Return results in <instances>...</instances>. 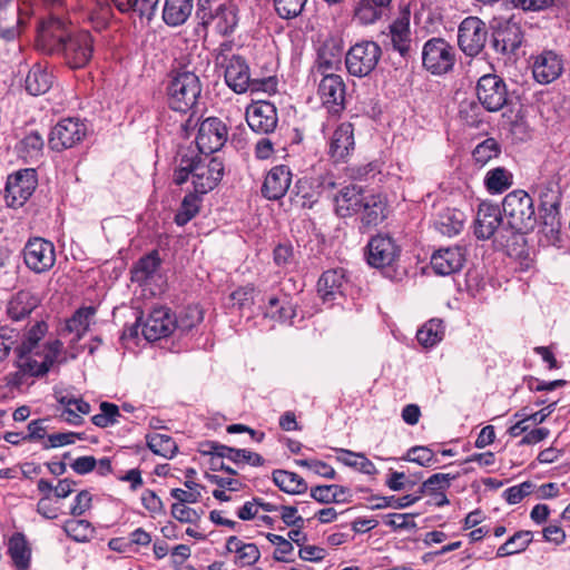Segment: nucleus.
I'll return each mask as SVG.
<instances>
[{
	"instance_id": "nucleus-1",
	"label": "nucleus",
	"mask_w": 570,
	"mask_h": 570,
	"mask_svg": "<svg viewBox=\"0 0 570 570\" xmlns=\"http://www.w3.org/2000/svg\"><path fill=\"white\" fill-rule=\"evenodd\" d=\"M224 171L225 166L220 157H202L195 148L185 147L177 153L173 180L181 186L190 179L194 193L204 195L219 184Z\"/></svg>"
},
{
	"instance_id": "nucleus-2",
	"label": "nucleus",
	"mask_w": 570,
	"mask_h": 570,
	"mask_svg": "<svg viewBox=\"0 0 570 570\" xmlns=\"http://www.w3.org/2000/svg\"><path fill=\"white\" fill-rule=\"evenodd\" d=\"M43 1L50 7V13L38 28V40L50 52L65 53L71 39L68 0Z\"/></svg>"
},
{
	"instance_id": "nucleus-3",
	"label": "nucleus",
	"mask_w": 570,
	"mask_h": 570,
	"mask_svg": "<svg viewBox=\"0 0 570 570\" xmlns=\"http://www.w3.org/2000/svg\"><path fill=\"white\" fill-rule=\"evenodd\" d=\"M203 320L202 312L197 307H190L186 312V317L180 316L177 321L171 315L169 308L159 306L151 309L148 317L141 322L137 320V324L141 326V333L147 341H157L170 335L175 328L187 331L200 323Z\"/></svg>"
},
{
	"instance_id": "nucleus-4",
	"label": "nucleus",
	"mask_w": 570,
	"mask_h": 570,
	"mask_svg": "<svg viewBox=\"0 0 570 570\" xmlns=\"http://www.w3.org/2000/svg\"><path fill=\"white\" fill-rule=\"evenodd\" d=\"M501 212L511 235L527 234L535 227L533 199L522 189H515L505 195Z\"/></svg>"
},
{
	"instance_id": "nucleus-5",
	"label": "nucleus",
	"mask_w": 570,
	"mask_h": 570,
	"mask_svg": "<svg viewBox=\"0 0 570 570\" xmlns=\"http://www.w3.org/2000/svg\"><path fill=\"white\" fill-rule=\"evenodd\" d=\"M202 92V83L191 71L177 72L169 80L166 94L167 104L174 111L186 114L194 108Z\"/></svg>"
},
{
	"instance_id": "nucleus-6",
	"label": "nucleus",
	"mask_w": 570,
	"mask_h": 570,
	"mask_svg": "<svg viewBox=\"0 0 570 570\" xmlns=\"http://www.w3.org/2000/svg\"><path fill=\"white\" fill-rule=\"evenodd\" d=\"M455 63V49L443 38H431L422 48V65L434 76L452 71Z\"/></svg>"
},
{
	"instance_id": "nucleus-7",
	"label": "nucleus",
	"mask_w": 570,
	"mask_h": 570,
	"mask_svg": "<svg viewBox=\"0 0 570 570\" xmlns=\"http://www.w3.org/2000/svg\"><path fill=\"white\" fill-rule=\"evenodd\" d=\"M382 56L379 43L364 40L352 46L345 55V66L350 75L368 76L377 66Z\"/></svg>"
},
{
	"instance_id": "nucleus-8",
	"label": "nucleus",
	"mask_w": 570,
	"mask_h": 570,
	"mask_svg": "<svg viewBox=\"0 0 570 570\" xmlns=\"http://www.w3.org/2000/svg\"><path fill=\"white\" fill-rule=\"evenodd\" d=\"M61 348L62 343L56 340L45 346L42 351H16L18 357L17 365L23 374L42 376L49 371L50 366L58 361Z\"/></svg>"
},
{
	"instance_id": "nucleus-9",
	"label": "nucleus",
	"mask_w": 570,
	"mask_h": 570,
	"mask_svg": "<svg viewBox=\"0 0 570 570\" xmlns=\"http://www.w3.org/2000/svg\"><path fill=\"white\" fill-rule=\"evenodd\" d=\"M475 94L481 106L489 112H497L509 104L507 83L495 73H487L480 77Z\"/></svg>"
},
{
	"instance_id": "nucleus-10",
	"label": "nucleus",
	"mask_w": 570,
	"mask_h": 570,
	"mask_svg": "<svg viewBox=\"0 0 570 570\" xmlns=\"http://www.w3.org/2000/svg\"><path fill=\"white\" fill-rule=\"evenodd\" d=\"M401 252V246L392 236L377 234L366 245V261L374 268L393 267L400 259Z\"/></svg>"
},
{
	"instance_id": "nucleus-11",
	"label": "nucleus",
	"mask_w": 570,
	"mask_h": 570,
	"mask_svg": "<svg viewBox=\"0 0 570 570\" xmlns=\"http://www.w3.org/2000/svg\"><path fill=\"white\" fill-rule=\"evenodd\" d=\"M488 39L487 24L478 17H466L458 29V45L468 57L478 56Z\"/></svg>"
},
{
	"instance_id": "nucleus-12",
	"label": "nucleus",
	"mask_w": 570,
	"mask_h": 570,
	"mask_svg": "<svg viewBox=\"0 0 570 570\" xmlns=\"http://www.w3.org/2000/svg\"><path fill=\"white\" fill-rule=\"evenodd\" d=\"M38 185L33 168L20 169L9 175L6 184V202L9 207H21L33 194Z\"/></svg>"
},
{
	"instance_id": "nucleus-13",
	"label": "nucleus",
	"mask_w": 570,
	"mask_h": 570,
	"mask_svg": "<svg viewBox=\"0 0 570 570\" xmlns=\"http://www.w3.org/2000/svg\"><path fill=\"white\" fill-rule=\"evenodd\" d=\"M495 233L502 239L507 238V234L510 233L503 222L502 212L498 205L481 203L476 212L474 235L479 239H489Z\"/></svg>"
},
{
	"instance_id": "nucleus-14",
	"label": "nucleus",
	"mask_w": 570,
	"mask_h": 570,
	"mask_svg": "<svg viewBox=\"0 0 570 570\" xmlns=\"http://www.w3.org/2000/svg\"><path fill=\"white\" fill-rule=\"evenodd\" d=\"M227 140V127L217 117L204 119L196 136V150L198 154L209 156L218 151Z\"/></svg>"
},
{
	"instance_id": "nucleus-15",
	"label": "nucleus",
	"mask_w": 570,
	"mask_h": 570,
	"mask_svg": "<svg viewBox=\"0 0 570 570\" xmlns=\"http://www.w3.org/2000/svg\"><path fill=\"white\" fill-rule=\"evenodd\" d=\"M197 16L203 26H213L214 30L222 36L233 33L238 23V9L230 2L222 3L210 12L200 6Z\"/></svg>"
},
{
	"instance_id": "nucleus-16",
	"label": "nucleus",
	"mask_w": 570,
	"mask_h": 570,
	"mask_svg": "<svg viewBox=\"0 0 570 570\" xmlns=\"http://www.w3.org/2000/svg\"><path fill=\"white\" fill-rule=\"evenodd\" d=\"M223 67L225 68V82L234 92L244 94L247 90L261 89V83L250 78L249 67L243 57L233 55Z\"/></svg>"
},
{
	"instance_id": "nucleus-17",
	"label": "nucleus",
	"mask_w": 570,
	"mask_h": 570,
	"mask_svg": "<svg viewBox=\"0 0 570 570\" xmlns=\"http://www.w3.org/2000/svg\"><path fill=\"white\" fill-rule=\"evenodd\" d=\"M26 265L36 273L50 269L56 259L53 244L40 237L29 239L23 248Z\"/></svg>"
},
{
	"instance_id": "nucleus-18",
	"label": "nucleus",
	"mask_w": 570,
	"mask_h": 570,
	"mask_svg": "<svg viewBox=\"0 0 570 570\" xmlns=\"http://www.w3.org/2000/svg\"><path fill=\"white\" fill-rule=\"evenodd\" d=\"M317 95L331 114H340L345 108V83L343 78L336 73L322 77Z\"/></svg>"
},
{
	"instance_id": "nucleus-19",
	"label": "nucleus",
	"mask_w": 570,
	"mask_h": 570,
	"mask_svg": "<svg viewBox=\"0 0 570 570\" xmlns=\"http://www.w3.org/2000/svg\"><path fill=\"white\" fill-rule=\"evenodd\" d=\"M29 20L18 0L0 1V36L7 40L14 39Z\"/></svg>"
},
{
	"instance_id": "nucleus-20",
	"label": "nucleus",
	"mask_w": 570,
	"mask_h": 570,
	"mask_svg": "<svg viewBox=\"0 0 570 570\" xmlns=\"http://www.w3.org/2000/svg\"><path fill=\"white\" fill-rule=\"evenodd\" d=\"M246 121L253 131L271 134L278 122L276 107L268 101H256L246 109Z\"/></svg>"
},
{
	"instance_id": "nucleus-21",
	"label": "nucleus",
	"mask_w": 570,
	"mask_h": 570,
	"mask_svg": "<svg viewBox=\"0 0 570 570\" xmlns=\"http://www.w3.org/2000/svg\"><path fill=\"white\" fill-rule=\"evenodd\" d=\"M411 11L409 7L400 9L399 17L390 24L391 45L394 51L407 60L412 56V37L410 29Z\"/></svg>"
},
{
	"instance_id": "nucleus-22",
	"label": "nucleus",
	"mask_w": 570,
	"mask_h": 570,
	"mask_svg": "<svg viewBox=\"0 0 570 570\" xmlns=\"http://www.w3.org/2000/svg\"><path fill=\"white\" fill-rule=\"evenodd\" d=\"M523 35L518 22L504 20L498 23L492 33V46L497 52L514 53L522 43Z\"/></svg>"
},
{
	"instance_id": "nucleus-23",
	"label": "nucleus",
	"mask_w": 570,
	"mask_h": 570,
	"mask_svg": "<svg viewBox=\"0 0 570 570\" xmlns=\"http://www.w3.org/2000/svg\"><path fill=\"white\" fill-rule=\"evenodd\" d=\"M355 149L354 127L342 122L333 131L328 142V156L334 163H344Z\"/></svg>"
},
{
	"instance_id": "nucleus-24",
	"label": "nucleus",
	"mask_w": 570,
	"mask_h": 570,
	"mask_svg": "<svg viewBox=\"0 0 570 570\" xmlns=\"http://www.w3.org/2000/svg\"><path fill=\"white\" fill-rule=\"evenodd\" d=\"M292 183V171L285 165H277L266 174L262 195L268 200H278L285 196Z\"/></svg>"
},
{
	"instance_id": "nucleus-25",
	"label": "nucleus",
	"mask_w": 570,
	"mask_h": 570,
	"mask_svg": "<svg viewBox=\"0 0 570 570\" xmlns=\"http://www.w3.org/2000/svg\"><path fill=\"white\" fill-rule=\"evenodd\" d=\"M563 70V60L553 50H544L537 56L532 73L534 79L540 83H550L559 78Z\"/></svg>"
},
{
	"instance_id": "nucleus-26",
	"label": "nucleus",
	"mask_w": 570,
	"mask_h": 570,
	"mask_svg": "<svg viewBox=\"0 0 570 570\" xmlns=\"http://www.w3.org/2000/svg\"><path fill=\"white\" fill-rule=\"evenodd\" d=\"M464 261L460 247L441 248L432 255L431 267L435 274L448 276L459 272L463 267Z\"/></svg>"
},
{
	"instance_id": "nucleus-27",
	"label": "nucleus",
	"mask_w": 570,
	"mask_h": 570,
	"mask_svg": "<svg viewBox=\"0 0 570 570\" xmlns=\"http://www.w3.org/2000/svg\"><path fill=\"white\" fill-rule=\"evenodd\" d=\"M465 214L452 207H445L438 212L433 220V226L436 232L446 237L459 235L465 224Z\"/></svg>"
},
{
	"instance_id": "nucleus-28",
	"label": "nucleus",
	"mask_w": 570,
	"mask_h": 570,
	"mask_svg": "<svg viewBox=\"0 0 570 570\" xmlns=\"http://www.w3.org/2000/svg\"><path fill=\"white\" fill-rule=\"evenodd\" d=\"M364 198L365 196L357 186L350 185L343 187L338 194L333 197L336 214L341 217H350L361 213Z\"/></svg>"
},
{
	"instance_id": "nucleus-29",
	"label": "nucleus",
	"mask_w": 570,
	"mask_h": 570,
	"mask_svg": "<svg viewBox=\"0 0 570 570\" xmlns=\"http://www.w3.org/2000/svg\"><path fill=\"white\" fill-rule=\"evenodd\" d=\"M40 304L39 297L31 291L22 289L17 292L9 299L7 314L13 322H19L28 317Z\"/></svg>"
},
{
	"instance_id": "nucleus-30",
	"label": "nucleus",
	"mask_w": 570,
	"mask_h": 570,
	"mask_svg": "<svg viewBox=\"0 0 570 570\" xmlns=\"http://www.w3.org/2000/svg\"><path fill=\"white\" fill-rule=\"evenodd\" d=\"M346 283L344 269H328L322 274L317 282V292L324 302H332L343 294Z\"/></svg>"
},
{
	"instance_id": "nucleus-31",
	"label": "nucleus",
	"mask_w": 570,
	"mask_h": 570,
	"mask_svg": "<svg viewBox=\"0 0 570 570\" xmlns=\"http://www.w3.org/2000/svg\"><path fill=\"white\" fill-rule=\"evenodd\" d=\"M392 0H360L354 8V18L364 26L375 23L389 10Z\"/></svg>"
},
{
	"instance_id": "nucleus-32",
	"label": "nucleus",
	"mask_w": 570,
	"mask_h": 570,
	"mask_svg": "<svg viewBox=\"0 0 570 570\" xmlns=\"http://www.w3.org/2000/svg\"><path fill=\"white\" fill-rule=\"evenodd\" d=\"M534 193L540 200V208H553L561 206L560 178L557 175L541 179L534 187Z\"/></svg>"
},
{
	"instance_id": "nucleus-33",
	"label": "nucleus",
	"mask_w": 570,
	"mask_h": 570,
	"mask_svg": "<svg viewBox=\"0 0 570 570\" xmlns=\"http://www.w3.org/2000/svg\"><path fill=\"white\" fill-rule=\"evenodd\" d=\"M194 9V0H165L163 19L167 26L178 27L187 21Z\"/></svg>"
},
{
	"instance_id": "nucleus-34",
	"label": "nucleus",
	"mask_w": 570,
	"mask_h": 570,
	"mask_svg": "<svg viewBox=\"0 0 570 570\" xmlns=\"http://www.w3.org/2000/svg\"><path fill=\"white\" fill-rule=\"evenodd\" d=\"M323 186V188L333 189L335 188L336 184L333 180H324L322 184H318L315 188L313 186V181L309 179H299L297 180L295 185L296 189V203H299V205L304 208H312L320 198V191L317 190L318 187Z\"/></svg>"
},
{
	"instance_id": "nucleus-35",
	"label": "nucleus",
	"mask_w": 570,
	"mask_h": 570,
	"mask_svg": "<svg viewBox=\"0 0 570 570\" xmlns=\"http://www.w3.org/2000/svg\"><path fill=\"white\" fill-rule=\"evenodd\" d=\"M273 482L281 491L288 494H303L307 491V482L298 474L287 470H274Z\"/></svg>"
},
{
	"instance_id": "nucleus-36",
	"label": "nucleus",
	"mask_w": 570,
	"mask_h": 570,
	"mask_svg": "<svg viewBox=\"0 0 570 570\" xmlns=\"http://www.w3.org/2000/svg\"><path fill=\"white\" fill-rule=\"evenodd\" d=\"M386 204L381 195L365 196L362 204V223L376 226L385 218Z\"/></svg>"
},
{
	"instance_id": "nucleus-37",
	"label": "nucleus",
	"mask_w": 570,
	"mask_h": 570,
	"mask_svg": "<svg viewBox=\"0 0 570 570\" xmlns=\"http://www.w3.org/2000/svg\"><path fill=\"white\" fill-rule=\"evenodd\" d=\"M483 181L489 194H502L512 186L513 174L504 167H495L485 174Z\"/></svg>"
},
{
	"instance_id": "nucleus-38",
	"label": "nucleus",
	"mask_w": 570,
	"mask_h": 570,
	"mask_svg": "<svg viewBox=\"0 0 570 570\" xmlns=\"http://www.w3.org/2000/svg\"><path fill=\"white\" fill-rule=\"evenodd\" d=\"M264 315L281 323H292L296 316V308L287 297L279 299L276 296H272L267 302Z\"/></svg>"
},
{
	"instance_id": "nucleus-39",
	"label": "nucleus",
	"mask_w": 570,
	"mask_h": 570,
	"mask_svg": "<svg viewBox=\"0 0 570 570\" xmlns=\"http://www.w3.org/2000/svg\"><path fill=\"white\" fill-rule=\"evenodd\" d=\"M8 553L18 569L24 570L29 567L31 552L22 533H14L10 538L8 543Z\"/></svg>"
},
{
	"instance_id": "nucleus-40",
	"label": "nucleus",
	"mask_w": 570,
	"mask_h": 570,
	"mask_svg": "<svg viewBox=\"0 0 570 570\" xmlns=\"http://www.w3.org/2000/svg\"><path fill=\"white\" fill-rule=\"evenodd\" d=\"M51 83V75L38 65L29 70L24 80L26 90L32 96L46 94L50 89Z\"/></svg>"
},
{
	"instance_id": "nucleus-41",
	"label": "nucleus",
	"mask_w": 570,
	"mask_h": 570,
	"mask_svg": "<svg viewBox=\"0 0 570 570\" xmlns=\"http://www.w3.org/2000/svg\"><path fill=\"white\" fill-rule=\"evenodd\" d=\"M92 37L86 30L73 33V69L83 67L92 55Z\"/></svg>"
},
{
	"instance_id": "nucleus-42",
	"label": "nucleus",
	"mask_w": 570,
	"mask_h": 570,
	"mask_svg": "<svg viewBox=\"0 0 570 570\" xmlns=\"http://www.w3.org/2000/svg\"><path fill=\"white\" fill-rule=\"evenodd\" d=\"M533 534L529 530H521L510 537L497 550V557L503 558L524 551L532 542Z\"/></svg>"
},
{
	"instance_id": "nucleus-43",
	"label": "nucleus",
	"mask_w": 570,
	"mask_h": 570,
	"mask_svg": "<svg viewBox=\"0 0 570 570\" xmlns=\"http://www.w3.org/2000/svg\"><path fill=\"white\" fill-rule=\"evenodd\" d=\"M71 117L61 119L49 135V147L56 151H62L71 147Z\"/></svg>"
},
{
	"instance_id": "nucleus-44",
	"label": "nucleus",
	"mask_w": 570,
	"mask_h": 570,
	"mask_svg": "<svg viewBox=\"0 0 570 570\" xmlns=\"http://www.w3.org/2000/svg\"><path fill=\"white\" fill-rule=\"evenodd\" d=\"M444 325L441 320H430L416 333V338L424 347H432L442 341Z\"/></svg>"
},
{
	"instance_id": "nucleus-45",
	"label": "nucleus",
	"mask_w": 570,
	"mask_h": 570,
	"mask_svg": "<svg viewBox=\"0 0 570 570\" xmlns=\"http://www.w3.org/2000/svg\"><path fill=\"white\" fill-rule=\"evenodd\" d=\"M341 67L340 55L326 47L321 48L317 53V59L313 67V72L322 77L328 73H335Z\"/></svg>"
},
{
	"instance_id": "nucleus-46",
	"label": "nucleus",
	"mask_w": 570,
	"mask_h": 570,
	"mask_svg": "<svg viewBox=\"0 0 570 570\" xmlns=\"http://www.w3.org/2000/svg\"><path fill=\"white\" fill-rule=\"evenodd\" d=\"M147 445L155 454L164 458H173L178 450L174 439L161 433L148 434Z\"/></svg>"
},
{
	"instance_id": "nucleus-47",
	"label": "nucleus",
	"mask_w": 570,
	"mask_h": 570,
	"mask_svg": "<svg viewBox=\"0 0 570 570\" xmlns=\"http://www.w3.org/2000/svg\"><path fill=\"white\" fill-rule=\"evenodd\" d=\"M43 145L42 136L37 131H32L18 144L17 150L24 160H33L41 155Z\"/></svg>"
},
{
	"instance_id": "nucleus-48",
	"label": "nucleus",
	"mask_w": 570,
	"mask_h": 570,
	"mask_svg": "<svg viewBox=\"0 0 570 570\" xmlns=\"http://www.w3.org/2000/svg\"><path fill=\"white\" fill-rule=\"evenodd\" d=\"M340 454L337 460L346 466L358 468L360 471L371 474L375 471V465L363 454L346 449H336Z\"/></svg>"
},
{
	"instance_id": "nucleus-49",
	"label": "nucleus",
	"mask_w": 570,
	"mask_h": 570,
	"mask_svg": "<svg viewBox=\"0 0 570 570\" xmlns=\"http://www.w3.org/2000/svg\"><path fill=\"white\" fill-rule=\"evenodd\" d=\"M420 499H421V495L406 494L402 498H395L394 495H391V497L373 495L368 500L372 502L371 509L379 510V509H384V508L404 509V508H407V507L414 504Z\"/></svg>"
},
{
	"instance_id": "nucleus-50",
	"label": "nucleus",
	"mask_w": 570,
	"mask_h": 570,
	"mask_svg": "<svg viewBox=\"0 0 570 570\" xmlns=\"http://www.w3.org/2000/svg\"><path fill=\"white\" fill-rule=\"evenodd\" d=\"M198 212L199 198L195 193H189L184 197L175 215V223L178 226H185L198 214Z\"/></svg>"
},
{
	"instance_id": "nucleus-51",
	"label": "nucleus",
	"mask_w": 570,
	"mask_h": 570,
	"mask_svg": "<svg viewBox=\"0 0 570 570\" xmlns=\"http://www.w3.org/2000/svg\"><path fill=\"white\" fill-rule=\"evenodd\" d=\"M501 149L500 145L494 138H487L476 147L472 153L475 164L480 166L487 165L491 159L499 156Z\"/></svg>"
},
{
	"instance_id": "nucleus-52",
	"label": "nucleus",
	"mask_w": 570,
	"mask_h": 570,
	"mask_svg": "<svg viewBox=\"0 0 570 570\" xmlns=\"http://www.w3.org/2000/svg\"><path fill=\"white\" fill-rule=\"evenodd\" d=\"M160 259L157 252H153L140 258L135 267L136 281L144 282L150 278L159 268Z\"/></svg>"
},
{
	"instance_id": "nucleus-53",
	"label": "nucleus",
	"mask_w": 570,
	"mask_h": 570,
	"mask_svg": "<svg viewBox=\"0 0 570 570\" xmlns=\"http://www.w3.org/2000/svg\"><path fill=\"white\" fill-rule=\"evenodd\" d=\"M459 474H450V473H435L431 475L428 480H425L419 491V495L422 497L423 493H436L438 491L446 490L451 481L455 480Z\"/></svg>"
},
{
	"instance_id": "nucleus-54",
	"label": "nucleus",
	"mask_w": 570,
	"mask_h": 570,
	"mask_svg": "<svg viewBox=\"0 0 570 570\" xmlns=\"http://www.w3.org/2000/svg\"><path fill=\"white\" fill-rule=\"evenodd\" d=\"M225 456L236 464L247 463L252 466H262L265 463V460L261 454L246 449L227 446Z\"/></svg>"
},
{
	"instance_id": "nucleus-55",
	"label": "nucleus",
	"mask_w": 570,
	"mask_h": 570,
	"mask_svg": "<svg viewBox=\"0 0 570 570\" xmlns=\"http://www.w3.org/2000/svg\"><path fill=\"white\" fill-rule=\"evenodd\" d=\"M46 331L47 325L43 321L36 322L28 331L22 343L17 346L16 351L33 352V350H40L38 343L45 336Z\"/></svg>"
},
{
	"instance_id": "nucleus-56",
	"label": "nucleus",
	"mask_w": 570,
	"mask_h": 570,
	"mask_svg": "<svg viewBox=\"0 0 570 570\" xmlns=\"http://www.w3.org/2000/svg\"><path fill=\"white\" fill-rule=\"evenodd\" d=\"M97 308L92 305L78 308L73 313V333L80 338L89 328Z\"/></svg>"
},
{
	"instance_id": "nucleus-57",
	"label": "nucleus",
	"mask_w": 570,
	"mask_h": 570,
	"mask_svg": "<svg viewBox=\"0 0 570 570\" xmlns=\"http://www.w3.org/2000/svg\"><path fill=\"white\" fill-rule=\"evenodd\" d=\"M307 0H274L276 13L282 19H294L301 16Z\"/></svg>"
},
{
	"instance_id": "nucleus-58",
	"label": "nucleus",
	"mask_w": 570,
	"mask_h": 570,
	"mask_svg": "<svg viewBox=\"0 0 570 570\" xmlns=\"http://www.w3.org/2000/svg\"><path fill=\"white\" fill-rule=\"evenodd\" d=\"M403 460L417 463L421 466H431L438 462L434 452L426 446H412Z\"/></svg>"
},
{
	"instance_id": "nucleus-59",
	"label": "nucleus",
	"mask_w": 570,
	"mask_h": 570,
	"mask_svg": "<svg viewBox=\"0 0 570 570\" xmlns=\"http://www.w3.org/2000/svg\"><path fill=\"white\" fill-rule=\"evenodd\" d=\"M19 331L10 326H0V361L8 357L11 348L19 341Z\"/></svg>"
},
{
	"instance_id": "nucleus-60",
	"label": "nucleus",
	"mask_w": 570,
	"mask_h": 570,
	"mask_svg": "<svg viewBox=\"0 0 570 570\" xmlns=\"http://www.w3.org/2000/svg\"><path fill=\"white\" fill-rule=\"evenodd\" d=\"M533 487L531 481H524L518 485L508 488L503 492V497L509 504H517L532 492Z\"/></svg>"
},
{
	"instance_id": "nucleus-61",
	"label": "nucleus",
	"mask_w": 570,
	"mask_h": 570,
	"mask_svg": "<svg viewBox=\"0 0 570 570\" xmlns=\"http://www.w3.org/2000/svg\"><path fill=\"white\" fill-rule=\"evenodd\" d=\"M137 4H132L131 17H138L150 21L157 10L159 0H134Z\"/></svg>"
},
{
	"instance_id": "nucleus-62",
	"label": "nucleus",
	"mask_w": 570,
	"mask_h": 570,
	"mask_svg": "<svg viewBox=\"0 0 570 570\" xmlns=\"http://www.w3.org/2000/svg\"><path fill=\"white\" fill-rule=\"evenodd\" d=\"M254 293L255 288L253 285H246L235 289L230 294L233 305L237 306L239 309L244 308L245 306H250L254 304Z\"/></svg>"
},
{
	"instance_id": "nucleus-63",
	"label": "nucleus",
	"mask_w": 570,
	"mask_h": 570,
	"mask_svg": "<svg viewBox=\"0 0 570 570\" xmlns=\"http://www.w3.org/2000/svg\"><path fill=\"white\" fill-rule=\"evenodd\" d=\"M385 518V524L395 530L412 529L416 527L413 521V514L410 513H389Z\"/></svg>"
},
{
	"instance_id": "nucleus-64",
	"label": "nucleus",
	"mask_w": 570,
	"mask_h": 570,
	"mask_svg": "<svg viewBox=\"0 0 570 570\" xmlns=\"http://www.w3.org/2000/svg\"><path fill=\"white\" fill-rule=\"evenodd\" d=\"M259 550L254 543H245L236 558L240 567L252 566L259 559Z\"/></svg>"
}]
</instances>
